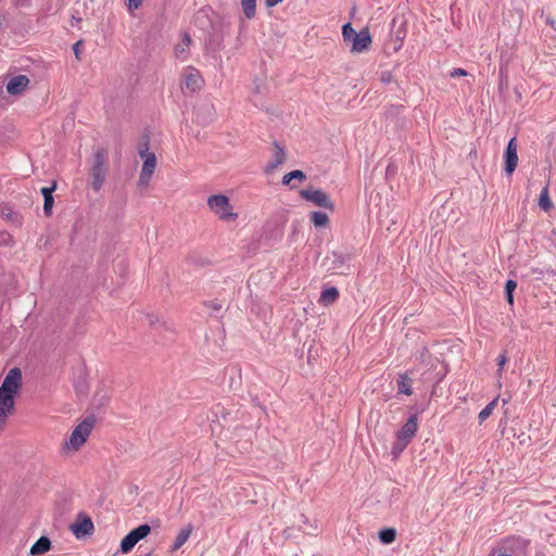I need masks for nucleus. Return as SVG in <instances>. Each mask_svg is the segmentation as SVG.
I'll return each mask as SVG.
<instances>
[{"mask_svg":"<svg viewBox=\"0 0 556 556\" xmlns=\"http://www.w3.org/2000/svg\"><path fill=\"white\" fill-rule=\"evenodd\" d=\"M545 23H546L547 25H549L551 27L555 28V20H554L552 16L547 15V16L545 17Z\"/></svg>","mask_w":556,"mask_h":556,"instance_id":"a18cd8bd","label":"nucleus"},{"mask_svg":"<svg viewBox=\"0 0 556 556\" xmlns=\"http://www.w3.org/2000/svg\"><path fill=\"white\" fill-rule=\"evenodd\" d=\"M207 205L222 220L235 222L238 218V214L233 212L229 198L225 194L211 195L207 200Z\"/></svg>","mask_w":556,"mask_h":556,"instance_id":"20e7f679","label":"nucleus"},{"mask_svg":"<svg viewBox=\"0 0 556 556\" xmlns=\"http://www.w3.org/2000/svg\"><path fill=\"white\" fill-rule=\"evenodd\" d=\"M548 187L549 181H547L545 187L542 189L538 200L539 207L544 212H549L554 207L553 202L549 198Z\"/></svg>","mask_w":556,"mask_h":556,"instance_id":"aec40b11","label":"nucleus"},{"mask_svg":"<svg viewBox=\"0 0 556 556\" xmlns=\"http://www.w3.org/2000/svg\"><path fill=\"white\" fill-rule=\"evenodd\" d=\"M143 160L142 168L139 175V186H148L150 184V180L152 178V175L156 167V156L154 153L147 154L144 157H141Z\"/></svg>","mask_w":556,"mask_h":556,"instance_id":"f8f14e48","label":"nucleus"},{"mask_svg":"<svg viewBox=\"0 0 556 556\" xmlns=\"http://www.w3.org/2000/svg\"><path fill=\"white\" fill-rule=\"evenodd\" d=\"M497 401H498V397H495L489 404H486V406L479 413L478 419H479L480 424H482L484 420H486L491 416L495 406L497 405Z\"/></svg>","mask_w":556,"mask_h":556,"instance_id":"c85d7f7f","label":"nucleus"},{"mask_svg":"<svg viewBox=\"0 0 556 556\" xmlns=\"http://www.w3.org/2000/svg\"><path fill=\"white\" fill-rule=\"evenodd\" d=\"M54 205V198H48L43 200V213L47 217L51 216L52 208Z\"/></svg>","mask_w":556,"mask_h":556,"instance_id":"4c0bfd02","label":"nucleus"},{"mask_svg":"<svg viewBox=\"0 0 556 556\" xmlns=\"http://www.w3.org/2000/svg\"><path fill=\"white\" fill-rule=\"evenodd\" d=\"M507 362V357L505 354H501L497 358L498 371H502L505 363Z\"/></svg>","mask_w":556,"mask_h":556,"instance_id":"79ce46f5","label":"nucleus"},{"mask_svg":"<svg viewBox=\"0 0 556 556\" xmlns=\"http://www.w3.org/2000/svg\"><path fill=\"white\" fill-rule=\"evenodd\" d=\"M70 529L76 539L79 540L91 535L94 530V526L91 518L87 514L79 513L76 517V520L70 526Z\"/></svg>","mask_w":556,"mask_h":556,"instance_id":"0eeeda50","label":"nucleus"},{"mask_svg":"<svg viewBox=\"0 0 556 556\" xmlns=\"http://www.w3.org/2000/svg\"><path fill=\"white\" fill-rule=\"evenodd\" d=\"M283 0H265V4L267 8H274L277 4L281 3Z\"/></svg>","mask_w":556,"mask_h":556,"instance_id":"c03bdc74","label":"nucleus"},{"mask_svg":"<svg viewBox=\"0 0 556 556\" xmlns=\"http://www.w3.org/2000/svg\"><path fill=\"white\" fill-rule=\"evenodd\" d=\"M182 41H184L187 46H189V45L191 43V37L189 36V34H188V33H184V35H182Z\"/></svg>","mask_w":556,"mask_h":556,"instance_id":"49530a36","label":"nucleus"},{"mask_svg":"<svg viewBox=\"0 0 556 556\" xmlns=\"http://www.w3.org/2000/svg\"><path fill=\"white\" fill-rule=\"evenodd\" d=\"M498 556H511V554H508V553H501Z\"/></svg>","mask_w":556,"mask_h":556,"instance_id":"5fc2aeb1","label":"nucleus"},{"mask_svg":"<svg viewBox=\"0 0 556 556\" xmlns=\"http://www.w3.org/2000/svg\"><path fill=\"white\" fill-rule=\"evenodd\" d=\"M352 41V52L362 53L366 50H368L369 46L371 45V35L368 30V28H364L356 33Z\"/></svg>","mask_w":556,"mask_h":556,"instance_id":"ddd939ff","label":"nucleus"},{"mask_svg":"<svg viewBox=\"0 0 556 556\" xmlns=\"http://www.w3.org/2000/svg\"><path fill=\"white\" fill-rule=\"evenodd\" d=\"M408 446V443L400 440L396 438L395 442L393 443V446L391 448L392 455L396 458L399 457L402 452Z\"/></svg>","mask_w":556,"mask_h":556,"instance_id":"473e14b6","label":"nucleus"},{"mask_svg":"<svg viewBox=\"0 0 556 556\" xmlns=\"http://www.w3.org/2000/svg\"><path fill=\"white\" fill-rule=\"evenodd\" d=\"M326 260H331V266L329 269H333L339 271L340 274H344V269L349 268V261L351 260L350 254H342L338 252H332L330 256H327Z\"/></svg>","mask_w":556,"mask_h":556,"instance_id":"f3484780","label":"nucleus"},{"mask_svg":"<svg viewBox=\"0 0 556 556\" xmlns=\"http://www.w3.org/2000/svg\"><path fill=\"white\" fill-rule=\"evenodd\" d=\"M150 148V136L149 134L144 132L141 135L139 142H138V154L140 157H144L147 154H150L149 151Z\"/></svg>","mask_w":556,"mask_h":556,"instance_id":"bb28decb","label":"nucleus"},{"mask_svg":"<svg viewBox=\"0 0 556 556\" xmlns=\"http://www.w3.org/2000/svg\"><path fill=\"white\" fill-rule=\"evenodd\" d=\"M245 18L252 20L256 15V0H240Z\"/></svg>","mask_w":556,"mask_h":556,"instance_id":"a878e982","label":"nucleus"},{"mask_svg":"<svg viewBox=\"0 0 556 556\" xmlns=\"http://www.w3.org/2000/svg\"><path fill=\"white\" fill-rule=\"evenodd\" d=\"M108 151L104 148H99L93 153L89 176L91 179L92 189L98 192L101 190L108 175Z\"/></svg>","mask_w":556,"mask_h":556,"instance_id":"f03ea898","label":"nucleus"},{"mask_svg":"<svg viewBox=\"0 0 556 556\" xmlns=\"http://www.w3.org/2000/svg\"><path fill=\"white\" fill-rule=\"evenodd\" d=\"M413 380L408 377L407 374H401L397 378V389L399 393L405 394V395H412L413 394Z\"/></svg>","mask_w":556,"mask_h":556,"instance_id":"5701e85b","label":"nucleus"},{"mask_svg":"<svg viewBox=\"0 0 556 556\" xmlns=\"http://www.w3.org/2000/svg\"><path fill=\"white\" fill-rule=\"evenodd\" d=\"M203 305L214 312H217V313L223 311V308H224L223 302L217 299L204 301Z\"/></svg>","mask_w":556,"mask_h":556,"instance_id":"c9c22d12","label":"nucleus"},{"mask_svg":"<svg viewBox=\"0 0 556 556\" xmlns=\"http://www.w3.org/2000/svg\"><path fill=\"white\" fill-rule=\"evenodd\" d=\"M293 179L304 181L306 179V175L303 170L300 169L291 170L282 177V185L288 186Z\"/></svg>","mask_w":556,"mask_h":556,"instance_id":"cd10ccee","label":"nucleus"},{"mask_svg":"<svg viewBox=\"0 0 556 556\" xmlns=\"http://www.w3.org/2000/svg\"><path fill=\"white\" fill-rule=\"evenodd\" d=\"M193 531V526L191 523H188L186 527H184L177 534L173 545L170 546L172 551L179 549L189 539Z\"/></svg>","mask_w":556,"mask_h":556,"instance_id":"6ab92c4d","label":"nucleus"},{"mask_svg":"<svg viewBox=\"0 0 556 556\" xmlns=\"http://www.w3.org/2000/svg\"><path fill=\"white\" fill-rule=\"evenodd\" d=\"M51 548V540L46 536L41 535L30 547L29 554L33 556H39Z\"/></svg>","mask_w":556,"mask_h":556,"instance_id":"a211bd4d","label":"nucleus"},{"mask_svg":"<svg viewBox=\"0 0 556 556\" xmlns=\"http://www.w3.org/2000/svg\"><path fill=\"white\" fill-rule=\"evenodd\" d=\"M81 18L80 17H75V16H72V25L74 26L75 25V22L78 23L80 22Z\"/></svg>","mask_w":556,"mask_h":556,"instance_id":"09e8293b","label":"nucleus"},{"mask_svg":"<svg viewBox=\"0 0 556 556\" xmlns=\"http://www.w3.org/2000/svg\"><path fill=\"white\" fill-rule=\"evenodd\" d=\"M273 146L275 147V152L273 154L271 160L266 166L265 172L271 173L274 172L278 166L285 163L286 161V151L285 149L278 143V141H274Z\"/></svg>","mask_w":556,"mask_h":556,"instance_id":"dca6fc26","label":"nucleus"},{"mask_svg":"<svg viewBox=\"0 0 556 556\" xmlns=\"http://www.w3.org/2000/svg\"><path fill=\"white\" fill-rule=\"evenodd\" d=\"M151 533V527L148 523L139 525L130 530L121 541L119 551L122 554H128L135 545L146 539Z\"/></svg>","mask_w":556,"mask_h":556,"instance_id":"39448f33","label":"nucleus"},{"mask_svg":"<svg viewBox=\"0 0 556 556\" xmlns=\"http://www.w3.org/2000/svg\"><path fill=\"white\" fill-rule=\"evenodd\" d=\"M378 538L382 544H386V545L391 544L396 539V530H395V528H392V527L382 528L378 532Z\"/></svg>","mask_w":556,"mask_h":556,"instance_id":"b1692460","label":"nucleus"},{"mask_svg":"<svg viewBox=\"0 0 556 556\" xmlns=\"http://www.w3.org/2000/svg\"><path fill=\"white\" fill-rule=\"evenodd\" d=\"M96 421L97 419L94 414L87 416L79 425L74 428L71 433L70 441L65 444L74 451H78L80 446L84 445V443L87 441L96 425Z\"/></svg>","mask_w":556,"mask_h":556,"instance_id":"7ed1b4c3","label":"nucleus"},{"mask_svg":"<svg viewBox=\"0 0 556 556\" xmlns=\"http://www.w3.org/2000/svg\"><path fill=\"white\" fill-rule=\"evenodd\" d=\"M149 323L153 325L155 323L154 316H149Z\"/></svg>","mask_w":556,"mask_h":556,"instance_id":"3c124183","label":"nucleus"},{"mask_svg":"<svg viewBox=\"0 0 556 556\" xmlns=\"http://www.w3.org/2000/svg\"><path fill=\"white\" fill-rule=\"evenodd\" d=\"M311 222L316 228H324L329 224V217L325 212L314 211L311 213Z\"/></svg>","mask_w":556,"mask_h":556,"instance_id":"393cba45","label":"nucleus"},{"mask_svg":"<svg viewBox=\"0 0 556 556\" xmlns=\"http://www.w3.org/2000/svg\"><path fill=\"white\" fill-rule=\"evenodd\" d=\"M405 108L402 104H390L386 108L384 118L386 122L392 124L394 127H402L404 125V119L401 118L402 113Z\"/></svg>","mask_w":556,"mask_h":556,"instance_id":"4468645a","label":"nucleus"},{"mask_svg":"<svg viewBox=\"0 0 556 556\" xmlns=\"http://www.w3.org/2000/svg\"><path fill=\"white\" fill-rule=\"evenodd\" d=\"M468 73L467 71H465L464 68H453V71L450 73V76L451 77H463V76H467Z\"/></svg>","mask_w":556,"mask_h":556,"instance_id":"58836bf2","label":"nucleus"},{"mask_svg":"<svg viewBox=\"0 0 556 556\" xmlns=\"http://www.w3.org/2000/svg\"><path fill=\"white\" fill-rule=\"evenodd\" d=\"M517 288V281L508 279L505 282V298L509 305H514V292Z\"/></svg>","mask_w":556,"mask_h":556,"instance_id":"c756f323","label":"nucleus"},{"mask_svg":"<svg viewBox=\"0 0 556 556\" xmlns=\"http://www.w3.org/2000/svg\"><path fill=\"white\" fill-rule=\"evenodd\" d=\"M529 541L521 538H510L506 541L507 548L513 551L515 548H527Z\"/></svg>","mask_w":556,"mask_h":556,"instance_id":"7c9ffc66","label":"nucleus"},{"mask_svg":"<svg viewBox=\"0 0 556 556\" xmlns=\"http://www.w3.org/2000/svg\"><path fill=\"white\" fill-rule=\"evenodd\" d=\"M300 195L302 199L314 203L316 206L331 212L334 211V203L331 201L329 194L321 189H315L309 186L308 188L302 189Z\"/></svg>","mask_w":556,"mask_h":556,"instance_id":"423d86ee","label":"nucleus"},{"mask_svg":"<svg viewBox=\"0 0 556 556\" xmlns=\"http://www.w3.org/2000/svg\"><path fill=\"white\" fill-rule=\"evenodd\" d=\"M3 16L0 14V28H2Z\"/></svg>","mask_w":556,"mask_h":556,"instance_id":"864d4df0","label":"nucleus"},{"mask_svg":"<svg viewBox=\"0 0 556 556\" xmlns=\"http://www.w3.org/2000/svg\"><path fill=\"white\" fill-rule=\"evenodd\" d=\"M518 143L517 138L513 137L509 139L506 149L504 151V170L507 176H511L518 165Z\"/></svg>","mask_w":556,"mask_h":556,"instance_id":"6e6552de","label":"nucleus"},{"mask_svg":"<svg viewBox=\"0 0 556 556\" xmlns=\"http://www.w3.org/2000/svg\"><path fill=\"white\" fill-rule=\"evenodd\" d=\"M29 78L26 75H16L7 84V92L11 96L22 93L28 86Z\"/></svg>","mask_w":556,"mask_h":556,"instance_id":"2eb2a0df","label":"nucleus"},{"mask_svg":"<svg viewBox=\"0 0 556 556\" xmlns=\"http://www.w3.org/2000/svg\"><path fill=\"white\" fill-rule=\"evenodd\" d=\"M22 388V371L18 367H13L9 370L2 384L0 386V390H4L13 395H17Z\"/></svg>","mask_w":556,"mask_h":556,"instance_id":"1a4fd4ad","label":"nucleus"},{"mask_svg":"<svg viewBox=\"0 0 556 556\" xmlns=\"http://www.w3.org/2000/svg\"><path fill=\"white\" fill-rule=\"evenodd\" d=\"M339 298V291L336 287H328L320 293L319 302L325 306L334 303Z\"/></svg>","mask_w":556,"mask_h":556,"instance_id":"412c9836","label":"nucleus"},{"mask_svg":"<svg viewBox=\"0 0 556 556\" xmlns=\"http://www.w3.org/2000/svg\"><path fill=\"white\" fill-rule=\"evenodd\" d=\"M81 46H83V40H78L73 46V51H74V54H75L77 60H80V51H81L80 48H81Z\"/></svg>","mask_w":556,"mask_h":556,"instance_id":"ea45409f","label":"nucleus"},{"mask_svg":"<svg viewBox=\"0 0 556 556\" xmlns=\"http://www.w3.org/2000/svg\"><path fill=\"white\" fill-rule=\"evenodd\" d=\"M56 186H58L56 181H55V180H53V181H52V184H51V186H49V187H42V188H41L40 192H41V194H42V197H43V200H45V199H48V198H49V199H50V198H53V192L55 191Z\"/></svg>","mask_w":556,"mask_h":556,"instance_id":"e433bc0d","label":"nucleus"},{"mask_svg":"<svg viewBox=\"0 0 556 556\" xmlns=\"http://www.w3.org/2000/svg\"><path fill=\"white\" fill-rule=\"evenodd\" d=\"M142 4V0H128V8L130 10L138 9Z\"/></svg>","mask_w":556,"mask_h":556,"instance_id":"37998d69","label":"nucleus"},{"mask_svg":"<svg viewBox=\"0 0 556 556\" xmlns=\"http://www.w3.org/2000/svg\"><path fill=\"white\" fill-rule=\"evenodd\" d=\"M213 414L218 417V418H222L224 420H228V417L231 415L230 410L226 409L223 405L220 404H217L214 409H213Z\"/></svg>","mask_w":556,"mask_h":556,"instance_id":"f704fd0d","label":"nucleus"},{"mask_svg":"<svg viewBox=\"0 0 556 556\" xmlns=\"http://www.w3.org/2000/svg\"><path fill=\"white\" fill-rule=\"evenodd\" d=\"M381 83L390 84L392 81V74L390 72H383L380 77Z\"/></svg>","mask_w":556,"mask_h":556,"instance_id":"a19ab883","label":"nucleus"},{"mask_svg":"<svg viewBox=\"0 0 556 556\" xmlns=\"http://www.w3.org/2000/svg\"><path fill=\"white\" fill-rule=\"evenodd\" d=\"M15 395L0 390V429L15 410Z\"/></svg>","mask_w":556,"mask_h":556,"instance_id":"9b49d317","label":"nucleus"},{"mask_svg":"<svg viewBox=\"0 0 556 556\" xmlns=\"http://www.w3.org/2000/svg\"><path fill=\"white\" fill-rule=\"evenodd\" d=\"M188 261H189L190 263H195V260H194V257H193V256H189V257H188Z\"/></svg>","mask_w":556,"mask_h":556,"instance_id":"603ef678","label":"nucleus"},{"mask_svg":"<svg viewBox=\"0 0 556 556\" xmlns=\"http://www.w3.org/2000/svg\"><path fill=\"white\" fill-rule=\"evenodd\" d=\"M356 30L352 27L351 23H345L342 26V36L344 41H351L356 35Z\"/></svg>","mask_w":556,"mask_h":556,"instance_id":"72a5a7b5","label":"nucleus"},{"mask_svg":"<svg viewBox=\"0 0 556 556\" xmlns=\"http://www.w3.org/2000/svg\"><path fill=\"white\" fill-rule=\"evenodd\" d=\"M308 519L305 515L300 514L298 517H295V520L293 521V527H298L299 530H301L304 534H311V531L307 529Z\"/></svg>","mask_w":556,"mask_h":556,"instance_id":"2f4dec72","label":"nucleus"},{"mask_svg":"<svg viewBox=\"0 0 556 556\" xmlns=\"http://www.w3.org/2000/svg\"><path fill=\"white\" fill-rule=\"evenodd\" d=\"M202 85V78L200 76V73L197 70H192L191 73L186 75L185 77V86L186 88L195 91L201 88Z\"/></svg>","mask_w":556,"mask_h":556,"instance_id":"4be33fe9","label":"nucleus"},{"mask_svg":"<svg viewBox=\"0 0 556 556\" xmlns=\"http://www.w3.org/2000/svg\"><path fill=\"white\" fill-rule=\"evenodd\" d=\"M282 534H283V536H285L286 539L291 538V536H292V528H289V527H288V528H286V529L283 530Z\"/></svg>","mask_w":556,"mask_h":556,"instance_id":"de8ad7c7","label":"nucleus"},{"mask_svg":"<svg viewBox=\"0 0 556 556\" xmlns=\"http://www.w3.org/2000/svg\"><path fill=\"white\" fill-rule=\"evenodd\" d=\"M105 401H106V400H105V397H104V396H102V397L99 400L98 407L102 406V405L104 404V402H105Z\"/></svg>","mask_w":556,"mask_h":556,"instance_id":"8fccbe9b","label":"nucleus"},{"mask_svg":"<svg viewBox=\"0 0 556 556\" xmlns=\"http://www.w3.org/2000/svg\"><path fill=\"white\" fill-rule=\"evenodd\" d=\"M418 430V412L413 413L406 422L401 427V429L396 432V438L410 443V441L416 435Z\"/></svg>","mask_w":556,"mask_h":556,"instance_id":"9d476101","label":"nucleus"},{"mask_svg":"<svg viewBox=\"0 0 556 556\" xmlns=\"http://www.w3.org/2000/svg\"><path fill=\"white\" fill-rule=\"evenodd\" d=\"M213 13L211 8H202L194 15V24L206 31V46L211 50H219L224 40L223 34L219 31L218 26L211 18Z\"/></svg>","mask_w":556,"mask_h":556,"instance_id":"f257e3e1","label":"nucleus"}]
</instances>
